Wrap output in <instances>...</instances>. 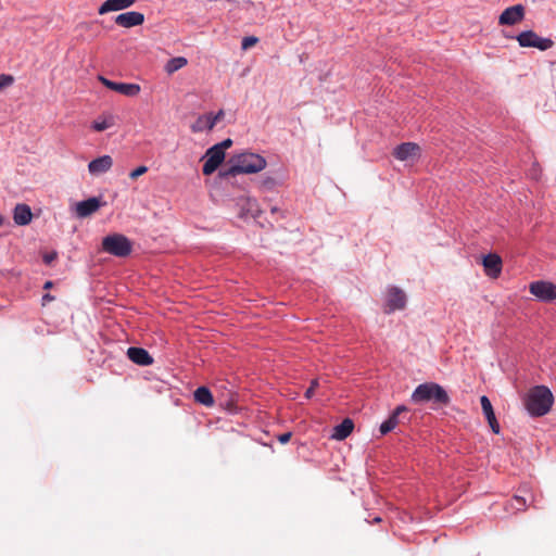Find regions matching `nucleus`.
<instances>
[{
	"instance_id": "obj_12",
	"label": "nucleus",
	"mask_w": 556,
	"mask_h": 556,
	"mask_svg": "<svg viewBox=\"0 0 556 556\" xmlns=\"http://www.w3.org/2000/svg\"><path fill=\"white\" fill-rule=\"evenodd\" d=\"M144 22V15L137 11H129L121 13L115 17V23L118 26L130 28L139 26Z\"/></svg>"
},
{
	"instance_id": "obj_8",
	"label": "nucleus",
	"mask_w": 556,
	"mask_h": 556,
	"mask_svg": "<svg viewBox=\"0 0 556 556\" xmlns=\"http://www.w3.org/2000/svg\"><path fill=\"white\" fill-rule=\"evenodd\" d=\"M98 79L106 88H109L113 91H116L121 94L127 96V97H135L140 92V86L137 84L116 83V81L108 79L106 77H104L102 75H99Z\"/></svg>"
},
{
	"instance_id": "obj_28",
	"label": "nucleus",
	"mask_w": 556,
	"mask_h": 556,
	"mask_svg": "<svg viewBox=\"0 0 556 556\" xmlns=\"http://www.w3.org/2000/svg\"><path fill=\"white\" fill-rule=\"evenodd\" d=\"M13 83H14V78L12 75L1 74L0 75V91L3 88L10 87Z\"/></svg>"
},
{
	"instance_id": "obj_13",
	"label": "nucleus",
	"mask_w": 556,
	"mask_h": 556,
	"mask_svg": "<svg viewBox=\"0 0 556 556\" xmlns=\"http://www.w3.org/2000/svg\"><path fill=\"white\" fill-rule=\"evenodd\" d=\"M127 356L132 363L140 366H150L154 362L147 350L137 346L128 348Z\"/></svg>"
},
{
	"instance_id": "obj_30",
	"label": "nucleus",
	"mask_w": 556,
	"mask_h": 556,
	"mask_svg": "<svg viewBox=\"0 0 556 556\" xmlns=\"http://www.w3.org/2000/svg\"><path fill=\"white\" fill-rule=\"evenodd\" d=\"M148 172V167L142 165V166H139L137 167L136 169H134L130 174H129V177L131 179H136L138 178L139 176L146 174Z\"/></svg>"
},
{
	"instance_id": "obj_18",
	"label": "nucleus",
	"mask_w": 556,
	"mask_h": 556,
	"mask_svg": "<svg viewBox=\"0 0 556 556\" xmlns=\"http://www.w3.org/2000/svg\"><path fill=\"white\" fill-rule=\"evenodd\" d=\"M137 0H106L99 8V14L103 15L108 12L119 11L131 7Z\"/></svg>"
},
{
	"instance_id": "obj_21",
	"label": "nucleus",
	"mask_w": 556,
	"mask_h": 556,
	"mask_svg": "<svg viewBox=\"0 0 556 556\" xmlns=\"http://www.w3.org/2000/svg\"><path fill=\"white\" fill-rule=\"evenodd\" d=\"M194 401L199 404H202L206 407H211L214 405V397L212 392L206 387H199L195 389L194 393Z\"/></svg>"
},
{
	"instance_id": "obj_31",
	"label": "nucleus",
	"mask_w": 556,
	"mask_h": 556,
	"mask_svg": "<svg viewBox=\"0 0 556 556\" xmlns=\"http://www.w3.org/2000/svg\"><path fill=\"white\" fill-rule=\"evenodd\" d=\"M317 387H318V380L317 379L312 380L309 388L305 391V394H304L305 397L311 399L314 394V390Z\"/></svg>"
},
{
	"instance_id": "obj_5",
	"label": "nucleus",
	"mask_w": 556,
	"mask_h": 556,
	"mask_svg": "<svg viewBox=\"0 0 556 556\" xmlns=\"http://www.w3.org/2000/svg\"><path fill=\"white\" fill-rule=\"evenodd\" d=\"M516 39L522 48H536L540 51H546L554 46V41L551 38L540 37L533 30L521 31Z\"/></svg>"
},
{
	"instance_id": "obj_14",
	"label": "nucleus",
	"mask_w": 556,
	"mask_h": 556,
	"mask_svg": "<svg viewBox=\"0 0 556 556\" xmlns=\"http://www.w3.org/2000/svg\"><path fill=\"white\" fill-rule=\"evenodd\" d=\"M112 165L113 159L110 155H102L89 162L88 170L91 175L98 176L109 172Z\"/></svg>"
},
{
	"instance_id": "obj_2",
	"label": "nucleus",
	"mask_w": 556,
	"mask_h": 556,
	"mask_svg": "<svg viewBox=\"0 0 556 556\" xmlns=\"http://www.w3.org/2000/svg\"><path fill=\"white\" fill-rule=\"evenodd\" d=\"M554 397L545 386L532 388L525 397V406L531 416L540 417L547 414L553 405Z\"/></svg>"
},
{
	"instance_id": "obj_33",
	"label": "nucleus",
	"mask_w": 556,
	"mask_h": 556,
	"mask_svg": "<svg viewBox=\"0 0 556 556\" xmlns=\"http://www.w3.org/2000/svg\"><path fill=\"white\" fill-rule=\"evenodd\" d=\"M291 432H286V433H282L278 437V441L281 443V444H286L290 441V438H291Z\"/></svg>"
},
{
	"instance_id": "obj_27",
	"label": "nucleus",
	"mask_w": 556,
	"mask_h": 556,
	"mask_svg": "<svg viewBox=\"0 0 556 556\" xmlns=\"http://www.w3.org/2000/svg\"><path fill=\"white\" fill-rule=\"evenodd\" d=\"M258 41V38L257 37H254V36H247L242 39L241 41V48L242 50H248L249 48L253 47L254 45H256Z\"/></svg>"
},
{
	"instance_id": "obj_6",
	"label": "nucleus",
	"mask_w": 556,
	"mask_h": 556,
	"mask_svg": "<svg viewBox=\"0 0 556 556\" xmlns=\"http://www.w3.org/2000/svg\"><path fill=\"white\" fill-rule=\"evenodd\" d=\"M529 291L541 302L556 300V285L546 280H536L529 285Z\"/></svg>"
},
{
	"instance_id": "obj_41",
	"label": "nucleus",
	"mask_w": 556,
	"mask_h": 556,
	"mask_svg": "<svg viewBox=\"0 0 556 556\" xmlns=\"http://www.w3.org/2000/svg\"><path fill=\"white\" fill-rule=\"evenodd\" d=\"M3 224V217L0 215V226Z\"/></svg>"
},
{
	"instance_id": "obj_16",
	"label": "nucleus",
	"mask_w": 556,
	"mask_h": 556,
	"mask_svg": "<svg viewBox=\"0 0 556 556\" xmlns=\"http://www.w3.org/2000/svg\"><path fill=\"white\" fill-rule=\"evenodd\" d=\"M419 152V146L414 142H404L394 149V156L400 161H407L416 156Z\"/></svg>"
},
{
	"instance_id": "obj_40",
	"label": "nucleus",
	"mask_w": 556,
	"mask_h": 556,
	"mask_svg": "<svg viewBox=\"0 0 556 556\" xmlns=\"http://www.w3.org/2000/svg\"><path fill=\"white\" fill-rule=\"evenodd\" d=\"M277 211H278V208H277L276 206L271 207V212H273V213H275V212H277Z\"/></svg>"
},
{
	"instance_id": "obj_25",
	"label": "nucleus",
	"mask_w": 556,
	"mask_h": 556,
	"mask_svg": "<svg viewBox=\"0 0 556 556\" xmlns=\"http://www.w3.org/2000/svg\"><path fill=\"white\" fill-rule=\"evenodd\" d=\"M480 403L485 419L488 421H494L495 414L489 397L486 395H482L480 399Z\"/></svg>"
},
{
	"instance_id": "obj_35",
	"label": "nucleus",
	"mask_w": 556,
	"mask_h": 556,
	"mask_svg": "<svg viewBox=\"0 0 556 556\" xmlns=\"http://www.w3.org/2000/svg\"><path fill=\"white\" fill-rule=\"evenodd\" d=\"M211 117L214 119V125L217 124L218 121H220L224 117V111L219 110L216 114L210 113Z\"/></svg>"
},
{
	"instance_id": "obj_34",
	"label": "nucleus",
	"mask_w": 556,
	"mask_h": 556,
	"mask_svg": "<svg viewBox=\"0 0 556 556\" xmlns=\"http://www.w3.org/2000/svg\"><path fill=\"white\" fill-rule=\"evenodd\" d=\"M56 258V253H48L43 255V262L46 264H51Z\"/></svg>"
},
{
	"instance_id": "obj_39",
	"label": "nucleus",
	"mask_w": 556,
	"mask_h": 556,
	"mask_svg": "<svg viewBox=\"0 0 556 556\" xmlns=\"http://www.w3.org/2000/svg\"><path fill=\"white\" fill-rule=\"evenodd\" d=\"M380 521H381V518H380V517H376V518L374 519V522H380Z\"/></svg>"
},
{
	"instance_id": "obj_11",
	"label": "nucleus",
	"mask_w": 556,
	"mask_h": 556,
	"mask_svg": "<svg viewBox=\"0 0 556 556\" xmlns=\"http://www.w3.org/2000/svg\"><path fill=\"white\" fill-rule=\"evenodd\" d=\"M102 203L99 198L92 197L75 204V214L78 218H85L96 213Z\"/></svg>"
},
{
	"instance_id": "obj_26",
	"label": "nucleus",
	"mask_w": 556,
	"mask_h": 556,
	"mask_svg": "<svg viewBox=\"0 0 556 556\" xmlns=\"http://www.w3.org/2000/svg\"><path fill=\"white\" fill-rule=\"evenodd\" d=\"M509 506L511 507V509H514L515 511H520V510H523L526 508V500L521 496H514L510 501H509Z\"/></svg>"
},
{
	"instance_id": "obj_15",
	"label": "nucleus",
	"mask_w": 556,
	"mask_h": 556,
	"mask_svg": "<svg viewBox=\"0 0 556 556\" xmlns=\"http://www.w3.org/2000/svg\"><path fill=\"white\" fill-rule=\"evenodd\" d=\"M408 409L405 405L397 406L390 417L384 420L379 428L381 435H386L390 431H392L400 424V416L403 413H406Z\"/></svg>"
},
{
	"instance_id": "obj_4",
	"label": "nucleus",
	"mask_w": 556,
	"mask_h": 556,
	"mask_svg": "<svg viewBox=\"0 0 556 556\" xmlns=\"http://www.w3.org/2000/svg\"><path fill=\"white\" fill-rule=\"evenodd\" d=\"M102 250L111 255L125 257L131 253V242L124 235H109L102 240Z\"/></svg>"
},
{
	"instance_id": "obj_29",
	"label": "nucleus",
	"mask_w": 556,
	"mask_h": 556,
	"mask_svg": "<svg viewBox=\"0 0 556 556\" xmlns=\"http://www.w3.org/2000/svg\"><path fill=\"white\" fill-rule=\"evenodd\" d=\"M261 186L265 190H271L276 186V180L273 177H266L262 179Z\"/></svg>"
},
{
	"instance_id": "obj_17",
	"label": "nucleus",
	"mask_w": 556,
	"mask_h": 556,
	"mask_svg": "<svg viewBox=\"0 0 556 556\" xmlns=\"http://www.w3.org/2000/svg\"><path fill=\"white\" fill-rule=\"evenodd\" d=\"M33 213L27 204H17L13 211V220L18 226H26L31 222Z\"/></svg>"
},
{
	"instance_id": "obj_24",
	"label": "nucleus",
	"mask_w": 556,
	"mask_h": 556,
	"mask_svg": "<svg viewBox=\"0 0 556 556\" xmlns=\"http://www.w3.org/2000/svg\"><path fill=\"white\" fill-rule=\"evenodd\" d=\"M187 63H188V61L185 56L172 58L167 61V63L165 65V71L167 74L170 75V74L177 72L178 70L182 68L184 66H186Z\"/></svg>"
},
{
	"instance_id": "obj_20",
	"label": "nucleus",
	"mask_w": 556,
	"mask_h": 556,
	"mask_svg": "<svg viewBox=\"0 0 556 556\" xmlns=\"http://www.w3.org/2000/svg\"><path fill=\"white\" fill-rule=\"evenodd\" d=\"M354 424L350 418H345L341 424L333 428L332 438L336 440L346 439L353 431Z\"/></svg>"
},
{
	"instance_id": "obj_36",
	"label": "nucleus",
	"mask_w": 556,
	"mask_h": 556,
	"mask_svg": "<svg viewBox=\"0 0 556 556\" xmlns=\"http://www.w3.org/2000/svg\"><path fill=\"white\" fill-rule=\"evenodd\" d=\"M488 422H489V425H490V427H491V429H492V431L494 433H498L500 432V425H498V422L496 420V417H494V421H488Z\"/></svg>"
},
{
	"instance_id": "obj_22",
	"label": "nucleus",
	"mask_w": 556,
	"mask_h": 556,
	"mask_svg": "<svg viewBox=\"0 0 556 556\" xmlns=\"http://www.w3.org/2000/svg\"><path fill=\"white\" fill-rule=\"evenodd\" d=\"M215 127L214 119L211 117V114H204L197 118V121L192 124L191 129L193 132H200L204 130H212Z\"/></svg>"
},
{
	"instance_id": "obj_23",
	"label": "nucleus",
	"mask_w": 556,
	"mask_h": 556,
	"mask_svg": "<svg viewBox=\"0 0 556 556\" xmlns=\"http://www.w3.org/2000/svg\"><path fill=\"white\" fill-rule=\"evenodd\" d=\"M115 125V117L112 114H102L91 125L96 131L106 130Z\"/></svg>"
},
{
	"instance_id": "obj_3",
	"label": "nucleus",
	"mask_w": 556,
	"mask_h": 556,
	"mask_svg": "<svg viewBox=\"0 0 556 556\" xmlns=\"http://www.w3.org/2000/svg\"><path fill=\"white\" fill-rule=\"evenodd\" d=\"M410 401L415 404L433 403L439 406H446L451 399L445 389L435 382H425L419 384L410 395Z\"/></svg>"
},
{
	"instance_id": "obj_37",
	"label": "nucleus",
	"mask_w": 556,
	"mask_h": 556,
	"mask_svg": "<svg viewBox=\"0 0 556 556\" xmlns=\"http://www.w3.org/2000/svg\"><path fill=\"white\" fill-rule=\"evenodd\" d=\"M53 299L54 298L51 294L47 293L42 296V304L45 305L46 303L52 301Z\"/></svg>"
},
{
	"instance_id": "obj_9",
	"label": "nucleus",
	"mask_w": 556,
	"mask_h": 556,
	"mask_svg": "<svg viewBox=\"0 0 556 556\" xmlns=\"http://www.w3.org/2000/svg\"><path fill=\"white\" fill-rule=\"evenodd\" d=\"M205 157L206 160L202 170L204 175H211L218 168V166L224 161L225 152L222 151L219 148L213 146L206 151Z\"/></svg>"
},
{
	"instance_id": "obj_32",
	"label": "nucleus",
	"mask_w": 556,
	"mask_h": 556,
	"mask_svg": "<svg viewBox=\"0 0 556 556\" xmlns=\"http://www.w3.org/2000/svg\"><path fill=\"white\" fill-rule=\"evenodd\" d=\"M231 144H232V140L227 138L225 140H223L220 143L215 144V147L219 148L222 151L225 152V149L231 147Z\"/></svg>"
},
{
	"instance_id": "obj_10",
	"label": "nucleus",
	"mask_w": 556,
	"mask_h": 556,
	"mask_svg": "<svg viewBox=\"0 0 556 556\" xmlns=\"http://www.w3.org/2000/svg\"><path fill=\"white\" fill-rule=\"evenodd\" d=\"M525 17L522 4H516L505 9L498 17L500 25H515Z\"/></svg>"
},
{
	"instance_id": "obj_1",
	"label": "nucleus",
	"mask_w": 556,
	"mask_h": 556,
	"mask_svg": "<svg viewBox=\"0 0 556 556\" xmlns=\"http://www.w3.org/2000/svg\"><path fill=\"white\" fill-rule=\"evenodd\" d=\"M231 165L228 169L219 172V176L228 178L238 174H254L263 170L266 167V160L256 153L244 152L235 155L230 160Z\"/></svg>"
},
{
	"instance_id": "obj_38",
	"label": "nucleus",
	"mask_w": 556,
	"mask_h": 556,
	"mask_svg": "<svg viewBox=\"0 0 556 556\" xmlns=\"http://www.w3.org/2000/svg\"><path fill=\"white\" fill-rule=\"evenodd\" d=\"M52 287V281H47L43 286L45 289H49Z\"/></svg>"
},
{
	"instance_id": "obj_19",
	"label": "nucleus",
	"mask_w": 556,
	"mask_h": 556,
	"mask_svg": "<svg viewBox=\"0 0 556 556\" xmlns=\"http://www.w3.org/2000/svg\"><path fill=\"white\" fill-rule=\"evenodd\" d=\"M485 271L491 277H497L502 270V260L497 254H488L483 258Z\"/></svg>"
},
{
	"instance_id": "obj_7",
	"label": "nucleus",
	"mask_w": 556,
	"mask_h": 556,
	"mask_svg": "<svg viewBox=\"0 0 556 556\" xmlns=\"http://www.w3.org/2000/svg\"><path fill=\"white\" fill-rule=\"evenodd\" d=\"M406 305V294L397 287H390L387 293L384 313L391 314L403 309Z\"/></svg>"
}]
</instances>
